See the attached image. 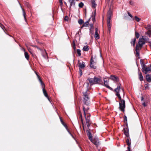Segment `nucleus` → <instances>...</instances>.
<instances>
[{
  "label": "nucleus",
  "instance_id": "22",
  "mask_svg": "<svg viewBox=\"0 0 151 151\" xmlns=\"http://www.w3.org/2000/svg\"><path fill=\"white\" fill-rule=\"evenodd\" d=\"M138 75L139 80L141 81H142L143 80V77L141 72H139L138 73Z\"/></svg>",
  "mask_w": 151,
  "mask_h": 151
},
{
  "label": "nucleus",
  "instance_id": "7",
  "mask_svg": "<svg viewBox=\"0 0 151 151\" xmlns=\"http://www.w3.org/2000/svg\"><path fill=\"white\" fill-rule=\"evenodd\" d=\"M142 71L145 74H147L151 71V66H146L145 64H143L142 66Z\"/></svg>",
  "mask_w": 151,
  "mask_h": 151
},
{
  "label": "nucleus",
  "instance_id": "32",
  "mask_svg": "<svg viewBox=\"0 0 151 151\" xmlns=\"http://www.w3.org/2000/svg\"><path fill=\"white\" fill-rule=\"evenodd\" d=\"M139 33L135 32V36L137 39L139 37Z\"/></svg>",
  "mask_w": 151,
  "mask_h": 151
},
{
  "label": "nucleus",
  "instance_id": "28",
  "mask_svg": "<svg viewBox=\"0 0 151 151\" xmlns=\"http://www.w3.org/2000/svg\"><path fill=\"white\" fill-rule=\"evenodd\" d=\"M37 77L38 78L40 82L41 85H42L43 84H44V83H43L41 79V78L40 76H37Z\"/></svg>",
  "mask_w": 151,
  "mask_h": 151
},
{
  "label": "nucleus",
  "instance_id": "52",
  "mask_svg": "<svg viewBox=\"0 0 151 151\" xmlns=\"http://www.w3.org/2000/svg\"><path fill=\"white\" fill-rule=\"evenodd\" d=\"M32 55L33 57L34 58H36L37 57L35 54L32 53Z\"/></svg>",
  "mask_w": 151,
  "mask_h": 151
},
{
  "label": "nucleus",
  "instance_id": "35",
  "mask_svg": "<svg viewBox=\"0 0 151 151\" xmlns=\"http://www.w3.org/2000/svg\"><path fill=\"white\" fill-rule=\"evenodd\" d=\"M124 121L125 123L126 124H127V118L126 116L125 115L124 116Z\"/></svg>",
  "mask_w": 151,
  "mask_h": 151
},
{
  "label": "nucleus",
  "instance_id": "53",
  "mask_svg": "<svg viewBox=\"0 0 151 151\" xmlns=\"http://www.w3.org/2000/svg\"><path fill=\"white\" fill-rule=\"evenodd\" d=\"M128 14L129 16H130L131 18H133V17L131 15V14H130L129 12H128Z\"/></svg>",
  "mask_w": 151,
  "mask_h": 151
},
{
  "label": "nucleus",
  "instance_id": "41",
  "mask_svg": "<svg viewBox=\"0 0 151 151\" xmlns=\"http://www.w3.org/2000/svg\"><path fill=\"white\" fill-rule=\"evenodd\" d=\"M84 5L83 3L82 2H81L79 3L78 6L80 8H82L83 6Z\"/></svg>",
  "mask_w": 151,
  "mask_h": 151
},
{
  "label": "nucleus",
  "instance_id": "33",
  "mask_svg": "<svg viewBox=\"0 0 151 151\" xmlns=\"http://www.w3.org/2000/svg\"><path fill=\"white\" fill-rule=\"evenodd\" d=\"M76 52L77 53L78 55V56H80L81 55V51L80 49H77Z\"/></svg>",
  "mask_w": 151,
  "mask_h": 151
},
{
  "label": "nucleus",
  "instance_id": "2",
  "mask_svg": "<svg viewBox=\"0 0 151 151\" xmlns=\"http://www.w3.org/2000/svg\"><path fill=\"white\" fill-rule=\"evenodd\" d=\"M86 105V106H83V109L86 124L87 127L89 128L90 126L91 122L90 120L91 114L88 112L89 108Z\"/></svg>",
  "mask_w": 151,
  "mask_h": 151
},
{
  "label": "nucleus",
  "instance_id": "4",
  "mask_svg": "<svg viewBox=\"0 0 151 151\" xmlns=\"http://www.w3.org/2000/svg\"><path fill=\"white\" fill-rule=\"evenodd\" d=\"M91 85L99 83L101 81V79L96 77L93 78H89L88 79Z\"/></svg>",
  "mask_w": 151,
  "mask_h": 151
},
{
  "label": "nucleus",
  "instance_id": "38",
  "mask_svg": "<svg viewBox=\"0 0 151 151\" xmlns=\"http://www.w3.org/2000/svg\"><path fill=\"white\" fill-rule=\"evenodd\" d=\"M124 134L127 137H128L129 136V133L128 132H127L126 131L124 130Z\"/></svg>",
  "mask_w": 151,
  "mask_h": 151
},
{
  "label": "nucleus",
  "instance_id": "42",
  "mask_svg": "<svg viewBox=\"0 0 151 151\" xmlns=\"http://www.w3.org/2000/svg\"><path fill=\"white\" fill-rule=\"evenodd\" d=\"M134 18L135 20L138 22H139L140 20V19L136 16Z\"/></svg>",
  "mask_w": 151,
  "mask_h": 151
},
{
  "label": "nucleus",
  "instance_id": "29",
  "mask_svg": "<svg viewBox=\"0 0 151 151\" xmlns=\"http://www.w3.org/2000/svg\"><path fill=\"white\" fill-rule=\"evenodd\" d=\"M83 50L85 51H87L88 50V46L87 45L84 46L83 48Z\"/></svg>",
  "mask_w": 151,
  "mask_h": 151
},
{
  "label": "nucleus",
  "instance_id": "40",
  "mask_svg": "<svg viewBox=\"0 0 151 151\" xmlns=\"http://www.w3.org/2000/svg\"><path fill=\"white\" fill-rule=\"evenodd\" d=\"M25 4L28 7V8H29L30 9H31V6L29 3L26 2L25 3Z\"/></svg>",
  "mask_w": 151,
  "mask_h": 151
},
{
  "label": "nucleus",
  "instance_id": "55",
  "mask_svg": "<svg viewBox=\"0 0 151 151\" xmlns=\"http://www.w3.org/2000/svg\"><path fill=\"white\" fill-rule=\"evenodd\" d=\"M142 105L145 106H146V105L145 102L143 103L142 104Z\"/></svg>",
  "mask_w": 151,
  "mask_h": 151
},
{
  "label": "nucleus",
  "instance_id": "60",
  "mask_svg": "<svg viewBox=\"0 0 151 151\" xmlns=\"http://www.w3.org/2000/svg\"><path fill=\"white\" fill-rule=\"evenodd\" d=\"M143 99H143V98L142 97H141V100H142V101L143 100Z\"/></svg>",
  "mask_w": 151,
  "mask_h": 151
},
{
  "label": "nucleus",
  "instance_id": "18",
  "mask_svg": "<svg viewBox=\"0 0 151 151\" xmlns=\"http://www.w3.org/2000/svg\"><path fill=\"white\" fill-rule=\"evenodd\" d=\"M79 68H84L85 67V64L84 62H83L81 63H79Z\"/></svg>",
  "mask_w": 151,
  "mask_h": 151
},
{
  "label": "nucleus",
  "instance_id": "5",
  "mask_svg": "<svg viewBox=\"0 0 151 151\" xmlns=\"http://www.w3.org/2000/svg\"><path fill=\"white\" fill-rule=\"evenodd\" d=\"M149 40V39L148 37L146 36H143L142 38L139 39L137 44L141 46H143V45L145 44V42L148 41Z\"/></svg>",
  "mask_w": 151,
  "mask_h": 151
},
{
  "label": "nucleus",
  "instance_id": "44",
  "mask_svg": "<svg viewBox=\"0 0 151 151\" xmlns=\"http://www.w3.org/2000/svg\"><path fill=\"white\" fill-rule=\"evenodd\" d=\"M79 74L80 75V76H81L82 75V71L81 69L79 68Z\"/></svg>",
  "mask_w": 151,
  "mask_h": 151
},
{
  "label": "nucleus",
  "instance_id": "43",
  "mask_svg": "<svg viewBox=\"0 0 151 151\" xmlns=\"http://www.w3.org/2000/svg\"><path fill=\"white\" fill-rule=\"evenodd\" d=\"M73 49L74 50H75L76 49V45L74 42H73Z\"/></svg>",
  "mask_w": 151,
  "mask_h": 151
},
{
  "label": "nucleus",
  "instance_id": "59",
  "mask_svg": "<svg viewBox=\"0 0 151 151\" xmlns=\"http://www.w3.org/2000/svg\"><path fill=\"white\" fill-rule=\"evenodd\" d=\"M32 46L33 47H37L36 46H35V45H32Z\"/></svg>",
  "mask_w": 151,
  "mask_h": 151
},
{
  "label": "nucleus",
  "instance_id": "46",
  "mask_svg": "<svg viewBox=\"0 0 151 151\" xmlns=\"http://www.w3.org/2000/svg\"><path fill=\"white\" fill-rule=\"evenodd\" d=\"M90 32L92 35H93L94 33L93 29H90Z\"/></svg>",
  "mask_w": 151,
  "mask_h": 151
},
{
  "label": "nucleus",
  "instance_id": "23",
  "mask_svg": "<svg viewBox=\"0 0 151 151\" xmlns=\"http://www.w3.org/2000/svg\"><path fill=\"white\" fill-rule=\"evenodd\" d=\"M96 10H95L94 11L92 15V20L94 22L95 21V17L96 16Z\"/></svg>",
  "mask_w": 151,
  "mask_h": 151
},
{
  "label": "nucleus",
  "instance_id": "17",
  "mask_svg": "<svg viewBox=\"0 0 151 151\" xmlns=\"http://www.w3.org/2000/svg\"><path fill=\"white\" fill-rule=\"evenodd\" d=\"M109 80L107 78H104V84L105 86L106 87L109 86Z\"/></svg>",
  "mask_w": 151,
  "mask_h": 151
},
{
  "label": "nucleus",
  "instance_id": "8",
  "mask_svg": "<svg viewBox=\"0 0 151 151\" xmlns=\"http://www.w3.org/2000/svg\"><path fill=\"white\" fill-rule=\"evenodd\" d=\"M96 147H98L100 145V143L98 138L97 137H94L90 141Z\"/></svg>",
  "mask_w": 151,
  "mask_h": 151
},
{
  "label": "nucleus",
  "instance_id": "39",
  "mask_svg": "<svg viewBox=\"0 0 151 151\" xmlns=\"http://www.w3.org/2000/svg\"><path fill=\"white\" fill-rule=\"evenodd\" d=\"M84 22L83 21L82 19H80L78 21V23L80 24H81Z\"/></svg>",
  "mask_w": 151,
  "mask_h": 151
},
{
  "label": "nucleus",
  "instance_id": "50",
  "mask_svg": "<svg viewBox=\"0 0 151 151\" xmlns=\"http://www.w3.org/2000/svg\"><path fill=\"white\" fill-rule=\"evenodd\" d=\"M106 87L108 88H109V89H110V90H111L112 91H113V89L112 88L110 87L109 85L107 86V87Z\"/></svg>",
  "mask_w": 151,
  "mask_h": 151
},
{
  "label": "nucleus",
  "instance_id": "34",
  "mask_svg": "<svg viewBox=\"0 0 151 151\" xmlns=\"http://www.w3.org/2000/svg\"><path fill=\"white\" fill-rule=\"evenodd\" d=\"M145 28L147 30H150L151 29V25H148L147 27H145Z\"/></svg>",
  "mask_w": 151,
  "mask_h": 151
},
{
  "label": "nucleus",
  "instance_id": "58",
  "mask_svg": "<svg viewBox=\"0 0 151 151\" xmlns=\"http://www.w3.org/2000/svg\"><path fill=\"white\" fill-rule=\"evenodd\" d=\"M4 32L6 33V30H5V29H4V30H3Z\"/></svg>",
  "mask_w": 151,
  "mask_h": 151
},
{
  "label": "nucleus",
  "instance_id": "62",
  "mask_svg": "<svg viewBox=\"0 0 151 151\" xmlns=\"http://www.w3.org/2000/svg\"><path fill=\"white\" fill-rule=\"evenodd\" d=\"M150 66H151V65Z\"/></svg>",
  "mask_w": 151,
  "mask_h": 151
},
{
  "label": "nucleus",
  "instance_id": "24",
  "mask_svg": "<svg viewBox=\"0 0 151 151\" xmlns=\"http://www.w3.org/2000/svg\"><path fill=\"white\" fill-rule=\"evenodd\" d=\"M60 119L61 122L62 124L64 126V127L66 129H67L68 127L66 124L64 122L63 120L60 117Z\"/></svg>",
  "mask_w": 151,
  "mask_h": 151
},
{
  "label": "nucleus",
  "instance_id": "10",
  "mask_svg": "<svg viewBox=\"0 0 151 151\" xmlns=\"http://www.w3.org/2000/svg\"><path fill=\"white\" fill-rule=\"evenodd\" d=\"M95 63L94 62V60L93 59V57L92 56L90 60V67L91 68L95 69L96 68V66L95 65Z\"/></svg>",
  "mask_w": 151,
  "mask_h": 151
},
{
  "label": "nucleus",
  "instance_id": "30",
  "mask_svg": "<svg viewBox=\"0 0 151 151\" xmlns=\"http://www.w3.org/2000/svg\"><path fill=\"white\" fill-rule=\"evenodd\" d=\"M70 4V7L72 5H74L75 4V2L73 0H70L69 1Z\"/></svg>",
  "mask_w": 151,
  "mask_h": 151
},
{
  "label": "nucleus",
  "instance_id": "31",
  "mask_svg": "<svg viewBox=\"0 0 151 151\" xmlns=\"http://www.w3.org/2000/svg\"><path fill=\"white\" fill-rule=\"evenodd\" d=\"M42 55L45 58H47V54L45 50L43 52Z\"/></svg>",
  "mask_w": 151,
  "mask_h": 151
},
{
  "label": "nucleus",
  "instance_id": "51",
  "mask_svg": "<svg viewBox=\"0 0 151 151\" xmlns=\"http://www.w3.org/2000/svg\"><path fill=\"white\" fill-rule=\"evenodd\" d=\"M59 2L60 3V5H62L63 4L62 0H59Z\"/></svg>",
  "mask_w": 151,
  "mask_h": 151
},
{
  "label": "nucleus",
  "instance_id": "14",
  "mask_svg": "<svg viewBox=\"0 0 151 151\" xmlns=\"http://www.w3.org/2000/svg\"><path fill=\"white\" fill-rule=\"evenodd\" d=\"M86 132L89 139L90 141L91 140L93 139L91 133L88 130L86 131Z\"/></svg>",
  "mask_w": 151,
  "mask_h": 151
},
{
  "label": "nucleus",
  "instance_id": "49",
  "mask_svg": "<svg viewBox=\"0 0 151 151\" xmlns=\"http://www.w3.org/2000/svg\"><path fill=\"white\" fill-rule=\"evenodd\" d=\"M68 17L67 16H65L64 18L65 20L68 21Z\"/></svg>",
  "mask_w": 151,
  "mask_h": 151
},
{
  "label": "nucleus",
  "instance_id": "3",
  "mask_svg": "<svg viewBox=\"0 0 151 151\" xmlns=\"http://www.w3.org/2000/svg\"><path fill=\"white\" fill-rule=\"evenodd\" d=\"M112 16V12L111 10L109 9L107 13V25L108 27V30L109 32H110L111 26V16Z\"/></svg>",
  "mask_w": 151,
  "mask_h": 151
},
{
  "label": "nucleus",
  "instance_id": "9",
  "mask_svg": "<svg viewBox=\"0 0 151 151\" xmlns=\"http://www.w3.org/2000/svg\"><path fill=\"white\" fill-rule=\"evenodd\" d=\"M142 46H141L138 44L136 45L135 50L136 52V56L139 57V51L141 49Z\"/></svg>",
  "mask_w": 151,
  "mask_h": 151
},
{
  "label": "nucleus",
  "instance_id": "56",
  "mask_svg": "<svg viewBox=\"0 0 151 151\" xmlns=\"http://www.w3.org/2000/svg\"><path fill=\"white\" fill-rule=\"evenodd\" d=\"M129 3L131 5H132L133 4L132 3V1H129Z\"/></svg>",
  "mask_w": 151,
  "mask_h": 151
},
{
  "label": "nucleus",
  "instance_id": "19",
  "mask_svg": "<svg viewBox=\"0 0 151 151\" xmlns=\"http://www.w3.org/2000/svg\"><path fill=\"white\" fill-rule=\"evenodd\" d=\"M23 50L24 51V55L25 58L27 60H29V56L27 52L25 51L24 49L23 48Z\"/></svg>",
  "mask_w": 151,
  "mask_h": 151
},
{
  "label": "nucleus",
  "instance_id": "25",
  "mask_svg": "<svg viewBox=\"0 0 151 151\" xmlns=\"http://www.w3.org/2000/svg\"><path fill=\"white\" fill-rule=\"evenodd\" d=\"M131 44L132 45H133L134 46L135 44V42L136 41V39L134 38L131 40Z\"/></svg>",
  "mask_w": 151,
  "mask_h": 151
},
{
  "label": "nucleus",
  "instance_id": "15",
  "mask_svg": "<svg viewBox=\"0 0 151 151\" xmlns=\"http://www.w3.org/2000/svg\"><path fill=\"white\" fill-rule=\"evenodd\" d=\"M95 38L96 40H97L99 38V35L98 32V29L97 28H95Z\"/></svg>",
  "mask_w": 151,
  "mask_h": 151
},
{
  "label": "nucleus",
  "instance_id": "20",
  "mask_svg": "<svg viewBox=\"0 0 151 151\" xmlns=\"http://www.w3.org/2000/svg\"><path fill=\"white\" fill-rule=\"evenodd\" d=\"M95 0H91V2L92 4V7L93 8H95L96 6V4L95 3Z\"/></svg>",
  "mask_w": 151,
  "mask_h": 151
},
{
  "label": "nucleus",
  "instance_id": "16",
  "mask_svg": "<svg viewBox=\"0 0 151 151\" xmlns=\"http://www.w3.org/2000/svg\"><path fill=\"white\" fill-rule=\"evenodd\" d=\"M20 4V6L22 9V11H23V16L24 17V20H25V21L26 22L27 21V19H26V13L25 12V10H24V9H23L22 7V6H21V5Z\"/></svg>",
  "mask_w": 151,
  "mask_h": 151
},
{
  "label": "nucleus",
  "instance_id": "48",
  "mask_svg": "<svg viewBox=\"0 0 151 151\" xmlns=\"http://www.w3.org/2000/svg\"><path fill=\"white\" fill-rule=\"evenodd\" d=\"M89 29H93V24H91L90 25Z\"/></svg>",
  "mask_w": 151,
  "mask_h": 151
},
{
  "label": "nucleus",
  "instance_id": "12",
  "mask_svg": "<svg viewBox=\"0 0 151 151\" xmlns=\"http://www.w3.org/2000/svg\"><path fill=\"white\" fill-rule=\"evenodd\" d=\"M110 78L114 81V82H116L119 81V79L118 77L113 75H111L110 76Z\"/></svg>",
  "mask_w": 151,
  "mask_h": 151
},
{
  "label": "nucleus",
  "instance_id": "27",
  "mask_svg": "<svg viewBox=\"0 0 151 151\" xmlns=\"http://www.w3.org/2000/svg\"><path fill=\"white\" fill-rule=\"evenodd\" d=\"M145 34L148 35L149 37H151V30H148L147 32L145 33Z\"/></svg>",
  "mask_w": 151,
  "mask_h": 151
},
{
  "label": "nucleus",
  "instance_id": "47",
  "mask_svg": "<svg viewBox=\"0 0 151 151\" xmlns=\"http://www.w3.org/2000/svg\"><path fill=\"white\" fill-rule=\"evenodd\" d=\"M68 132H69V134L71 136V137H72V138L74 139L75 140V139L74 137V136L72 135V134L69 131H68Z\"/></svg>",
  "mask_w": 151,
  "mask_h": 151
},
{
  "label": "nucleus",
  "instance_id": "26",
  "mask_svg": "<svg viewBox=\"0 0 151 151\" xmlns=\"http://www.w3.org/2000/svg\"><path fill=\"white\" fill-rule=\"evenodd\" d=\"M79 116L80 119L81 120L82 122L83 123V119L81 112V111H79Z\"/></svg>",
  "mask_w": 151,
  "mask_h": 151
},
{
  "label": "nucleus",
  "instance_id": "54",
  "mask_svg": "<svg viewBox=\"0 0 151 151\" xmlns=\"http://www.w3.org/2000/svg\"><path fill=\"white\" fill-rule=\"evenodd\" d=\"M28 51H29V52H30L31 54H32V53H32V51H31V49H29V48L28 49Z\"/></svg>",
  "mask_w": 151,
  "mask_h": 151
},
{
  "label": "nucleus",
  "instance_id": "61",
  "mask_svg": "<svg viewBox=\"0 0 151 151\" xmlns=\"http://www.w3.org/2000/svg\"><path fill=\"white\" fill-rule=\"evenodd\" d=\"M9 35L10 36V37H12V36H11V35Z\"/></svg>",
  "mask_w": 151,
  "mask_h": 151
},
{
  "label": "nucleus",
  "instance_id": "57",
  "mask_svg": "<svg viewBox=\"0 0 151 151\" xmlns=\"http://www.w3.org/2000/svg\"><path fill=\"white\" fill-rule=\"evenodd\" d=\"M35 73L36 74V76H39L38 74L37 73V72L36 71H35Z\"/></svg>",
  "mask_w": 151,
  "mask_h": 151
},
{
  "label": "nucleus",
  "instance_id": "37",
  "mask_svg": "<svg viewBox=\"0 0 151 151\" xmlns=\"http://www.w3.org/2000/svg\"><path fill=\"white\" fill-rule=\"evenodd\" d=\"M0 27L2 28V29L4 30V29L6 30V29L5 27L1 23H0Z\"/></svg>",
  "mask_w": 151,
  "mask_h": 151
},
{
  "label": "nucleus",
  "instance_id": "13",
  "mask_svg": "<svg viewBox=\"0 0 151 151\" xmlns=\"http://www.w3.org/2000/svg\"><path fill=\"white\" fill-rule=\"evenodd\" d=\"M126 143H127V145H128V147H127V149L128 150V151H131L130 148L131 147V143L129 141V139H127L126 140Z\"/></svg>",
  "mask_w": 151,
  "mask_h": 151
},
{
  "label": "nucleus",
  "instance_id": "6",
  "mask_svg": "<svg viewBox=\"0 0 151 151\" xmlns=\"http://www.w3.org/2000/svg\"><path fill=\"white\" fill-rule=\"evenodd\" d=\"M83 94L84 97L83 100V103L84 104L86 105H88L90 104V101L89 99L88 95L86 94V92L83 93Z\"/></svg>",
  "mask_w": 151,
  "mask_h": 151
},
{
  "label": "nucleus",
  "instance_id": "1",
  "mask_svg": "<svg viewBox=\"0 0 151 151\" xmlns=\"http://www.w3.org/2000/svg\"><path fill=\"white\" fill-rule=\"evenodd\" d=\"M121 90L123 93V96H124V89L123 88L121 87V84L120 83H118L117 87L114 89V91L116 92L115 95L120 100L119 102V109L120 110L124 112L125 111V102L124 100L122 99L119 93V91Z\"/></svg>",
  "mask_w": 151,
  "mask_h": 151
},
{
  "label": "nucleus",
  "instance_id": "21",
  "mask_svg": "<svg viewBox=\"0 0 151 151\" xmlns=\"http://www.w3.org/2000/svg\"><path fill=\"white\" fill-rule=\"evenodd\" d=\"M146 79L149 82H151V76L149 74H147L146 76Z\"/></svg>",
  "mask_w": 151,
  "mask_h": 151
},
{
  "label": "nucleus",
  "instance_id": "11",
  "mask_svg": "<svg viewBox=\"0 0 151 151\" xmlns=\"http://www.w3.org/2000/svg\"><path fill=\"white\" fill-rule=\"evenodd\" d=\"M42 88V91L44 96L48 99L49 97L45 89V84L41 85Z\"/></svg>",
  "mask_w": 151,
  "mask_h": 151
},
{
  "label": "nucleus",
  "instance_id": "36",
  "mask_svg": "<svg viewBox=\"0 0 151 151\" xmlns=\"http://www.w3.org/2000/svg\"><path fill=\"white\" fill-rule=\"evenodd\" d=\"M89 24L88 21H87L85 23H84L83 25V27H86Z\"/></svg>",
  "mask_w": 151,
  "mask_h": 151
},
{
  "label": "nucleus",
  "instance_id": "45",
  "mask_svg": "<svg viewBox=\"0 0 151 151\" xmlns=\"http://www.w3.org/2000/svg\"><path fill=\"white\" fill-rule=\"evenodd\" d=\"M145 87L146 89L149 88V84L148 83L146 84L145 85Z\"/></svg>",
  "mask_w": 151,
  "mask_h": 151
}]
</instances>
